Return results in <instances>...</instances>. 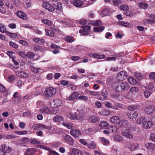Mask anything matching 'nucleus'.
<instances>
[{"instance_id": "obj_45", "label": "nucleus", "mask_w": 155, "mask_h": 155, "mask_svg": "<svg viewBox=\"0 0 155 155\" xmlns=\"http://www.w3.org/2000/svg\"><path fill=\"white\" fill-rule=\"evenodd\" d=\"M143 94L145 97L146 98H148L151 94V92L149 91L146 90L144 92Z\"/></svg>"}, {"instance_id": "obj_40", "label": "nucleus", "mask_w": 155, "mask_h": 155, "mask_svg": "<svg viewBox=\"0 0 155 155\" xmlns=\"http://www.w3.org/2000/svg\"><path fill=\"white\" fill-rule=\"evenodd\" d=\"M62 124L69 129H71L73 127L72 124L69 123L63 122Z\"/></svg>"}, {"instance_id": "obj_8", "label": "nucleus", "mask_w": 155, "mask_h": 155, "mask_svg": "<svg viewBox=\"0 0 155 155\" xmlns=\"http://www.w3.org/2000/svg\"><path fill=\"white\" fill-rule=\"evenodd\" d=\"M43 7L51 12H53L55 9L53 6L48 3H44L42 5Z\"/></svg>"}, {"instance_id": "obj_29", "label": "nucleus", "mask_w": 155, "mask_h": 155, "mask_svg": "<svg viewBox=\"0 0 155 155\" xmlns=\"http://www.w3.org/2000/svg\"><path fill=\"white\" fill-rule=\"evenodd\" d=\"M90 24L93 25L98 26L101 25L102 22L100 20H96L90 21Z\"/></svg>"}, {"instance_id": "obj_3", "label": "nucleus", "mask_w": 155, "mask_h": 155, "mask_svg": "<svg viewBox=\"0 0 155 155\" xmlns=\"http://www.w3.org/2000/svg\"><path fill=\"white\" fill-rule=\"evenodd\" d=\"M61 101L58 99L51 100L50 102V106L54 108H57L60 106L62 104Z\"/></svg>"}, {"instance_id": "obj_50", "label": "nucleus", "mask_w": 155, "mask_h": 155, "mask_svg": "<svg viewBox=\"0 0 155 155\" xmlns=\"http://www.w3.org/2000/svg\"><path fill=\"white\" fill-rule=\"evenodd\" d=\"M40 129H41L42 130L44 129L50 130L51 129V127L50 126H45L43 124H40Z\"/></svg>"}, {"instance_id": "obj_17", "label": "nucleus", "mask_w": 155, "mask_h": 155, "mask_svg": "<svg viewBox=\"0 0 155 155\" xmlns=\"http://www.w3.org/2000/svg\"><path fill=\"white\" fill-rule=\"evenodd\" d=\"M110 11L108 8H106L103 10L101 12V15L102 17H104L109 15Z\"/></svg>"}, {"instance_id": "obj_63", "label": "nucleus", "mask_w": 155, "mask_h": 155, "mask_svg": "<svg viewBox=\"0 0 155 155\" xmlns=\"http://www.w3.org/2000/svg\"><path fill=\"white\" fill-rule=\"evenodd\" d=\"M18 42L20 44L23 45L25 46H27L28 45V43L25 41L22 40H19Z\"/></svg>"}, {"instance_id": "obj_44", "label": "nucleus", "mask_w": 155, "mask_h": 155, "mask_svg": "<svg viewBox=\"0 0 155 155\" xmlns=\"http://www.w3.org/2000/svg\"><path fill=\"white\" fill-rule=\"evenodd\" d=\"M101 141L104 145H107L109 144V141L104 137L101 138Z\"/></svg>"}, {"instance_id": "obj_28", "label": "nucleus", "mask_w": 155, "mask_h": 155, "mask_svg": "<svg viewBox=\"0 0 155 155\" xmlns=\"http://www.w3.org/2000/svg\"><path fill=\"white\" fill-rule=\"evenodd\" d=\"M41 21L44 24L48 26H50L52 24L51 21L48 19H42Z\"/></svg>"}, {"instance_id": "obj_56", "label": "nucleus", "mask_w": 155, "mask_h": 155, "mask_svg": "<svg viewBox=\"0 0 155 155\" xmlns=\"http://www.w3.org/2000/svg\"><path fill=\"white\" fill-rule=\"evenodd\" d=\"M139 89L136 87H132L130 90L131 92L134 93L135 92H137L138 91Z\"/></svg>"}, {"instance_id": "obj_55", "label": "nucleus", "mask_w": 155, "mask_h": 155, "mask_svg": "<svg viewBox=\"0 0 155 155\" xmlns=\"http://www.w3.org/2000/svg\"><path fill=\"white\" fill-rule=\"evenodd\" d=\"M18 54L22 58H25L26 56V54L24 51H21L19 52Z\"/></svg>"}, {"instance_id": "obj_18", "label": "nucleus", "mask_w": 155, "mask_h": 155, "mask_svg": "<svg viewBox=\"0 0 155 155\" xmlns=\"http://www.w3.org/2000/svg\"><path fill=\"white\" fill-rule=\"evenodd\" d=\"M98 117L95 115H92L90 117L89 120L90 122L94 123L98 122L99 121Z\"/></svg>"}, {"instance_id": "obj_49", "label": "nucleus", "mask_w": 155, "mask_h": 155, "mask_svg": "<svg viewBox=\"0 0 155 155\" xmlns=\"http://www.w3.org/2000/svg\"><path fill=\"white\" fill-rule=\"evenodd\" d=\"M55 8L56 10L58 11H61L62 9V4L60 3H57V5L55 6Z\"/></svg>"}, {"instance_id": "obj_13", "label": "nucleus", "mask_w": 155, "mask_h": 155, "mask_svg": "<svg viewBox=\"0 0 155 155\" xmlns=\"http://www.w3.org/2000/svg\"><path fill=\"white\" fill-rule=\"evenodd\" d=\"M15 73L17 75L21 78H26L28 76L27 73L23 71H17Z\"/></svg>"}, {"instance_id": "obj_16", "label": "nucleus", "mask_w": 155, "mask_h": 155, "mask_svg": "<svg viewBox=\"0 0 155 155\" xmlns=\"http://www.w3.org/2000/svg\"><path fill=\"white\" fill-rule=\"evenodd\" d=\"M72 4L77 7H81L82 5V2L81 0H74Z\"/></svg>"}, {"instance_id": "obj_59", "label": "nucleus", "mask_w": 155, "mask_h": 155, "mask_svg": "<svg viewBox=\"0 0 155 155\" xmlns=\"http://www.w3.org/2000/svg\"><path fill=\"white\" fill-rule=\"evenodd\" d=\"M29 142L33 144L40 143V142L36 140L35 139H31L29 140Z\"/></svg>"}, {"instance_id": "obj_20", "label": "nucleus", "mask_w": 155, "mask_h": 155, "mask_svg": "<svg viewBox=\"0 0 155 155\" xmlns=\"http://www.w3.org/2000/svg\"><path fill=\"white\" fill-rule=\"evenodd\" d=\"M110 120L112 123L117 124L120 121L119 117L116 116H114L110 118Z\"/></svg>"}, {"instance_id": "obj_46", "label": "nucleus", "mask_w": 155, "mask_h": 155, "mask_svg": "<svg viewBox=\"0 0 155 155\" xmlns=\"http://www.w3.org/2000/svg\"><path fill=\"white\" fill-rule=\"evenodd\" d=\"M65 40L71 43L73 41V38L72 37L67 36L65 38Z\"/></svg>"}, {"instance_id": "obj_4", "label": "nucleus", "mask_w": 155, "mask_h": 155, "mask_svg": "<svg viewBox=\"0 0 155 155\" xmlns=\"http://www.w3.org/2000/svg\"><path fill=\"white\" fill-rule=\"evenodd\" d=\"M127 74L124 71L120 72L117 75L116 78L118 81H122L127 78Z\"/></svg>"}, {"instance_id": "obj_1", "label": "nucleus", "mask_w": 155, "mask_h": 155, "mask_svg": "<svg viewBox=\"0 0 155 155\" xmlns=\"http://www.w3.org/2000/svg\"><path fill=\"white\" fill-rule=\"evenodd\" d=\"M135 131V129L132 125L127 127L123 132L122 135L126 138L129 140L132 139L134 137L133 132Z\"/></svg>"}, {"instance_id": "obj_43", "label": "nucleus", "mask_w": 155, "mask_h": 155, "mask_svg": "<svg viewBox=\"0 0 155 155\" xmlns=\"http://www.w3.org/2000/svg\"><path fill=\"white\" fill-rule=\"evenodd\" d=\"M120 122L122 123V125L123 126H127V127H129L130 125V124H128V121L125 120H122Z\"/></svg>"}, {"instance_id": "obj_48", "label": "nucleus", "mask_w": 155, "mask_h": 155, "mask_svg": "<svg viewBox=\"0 0 155 155\" xmlns=\"http://www.w3.org/2000/svg\"><path fill=\"white\" fill-rule=\"evenodd\" d=\"M7 54L11 58H12L13 59L15 58V56L13 55L14 54L13 52L10 51H8L7 52Z\"/></svg>"}, {"instance_id": "obj_24", "label": "nucleus", "mask_w": 155, "mask_h": 155, "mask_svg": "<svg viewBox=\"0 0 155 155\" xmlns=\"http://www.w3.org/2000/svg\"><path fill=\"white\" fill-rule=\"evenodd\" d=\"M45 31L46 35H47L51 37H53L54 36V32L53 31L46 29H45Z\"/></svg>"}, {"instance_id": "obj_47", "label": "nucleus", "mask_w": 155, "mask_h": 155, "mask_svg": "<svg viewBox=\"0 0 155 155\" xmlns=\"http://www.w3.org/2000/svg\"><path fill=\"white\" fill-rule=\"evenodd\" d=\"M9 45L15 48H17L18 47V45H17L15 43L12 41H10L9 42Z\"/></svg>"}, {"instance_id": "obj_21", "label": "nucleus", "mask_w": 155, "mask_h": 155, "mask_svg": "<svg viewBox=\"0 0 155 155\" xmlns=\"http://www.w3.org/2000/svg\"><path fill=\"white\" fill-rule=\"evenodd\" d=\"M152 125V123L150 121H145V122L143 123V126L144 128L148 129L151 127Z\"/></svg>"}, {"instance_id": "obj_23", "label": "nucleus", "mask_w": 155, "mask_h": 155, "mask_svg": "<svg viewBox=\"0 0 155 155\" xmlns=\"http://www.w3.org/2000/svg\"><path fill=\"white\" fill-rule=\"evenodd\" d=\"M71 151L74 155H81V151L76 148H72L71 150Z\"/></svg>"}, {"instance_id": "obj_5", "label": "nucleus", "mask_w": 155, "mask_h": 155, "mask_svg": "<svg viewBox=\"0 0 155 155\" xmlns=\"http://www.w3.org/2000/svg\"><path fill=\"white\" fill-rule=\"evenodd\" d=\"M150 19H145L144 21L145 24H153L155 23V14H152L150 16Z\"/></svg>"}, {"instance_id": "obj_26", "label": "nucleus", "mask_w": 155, "mask_h": 155, "mask_svg": "<svg viewBox=\"0 0 155 155\" xmlns=\"http://www.w3.org/2000/svg\"><path fill=\"white\" fill-rule=\"evenodd\" d=\"M101 94L103 96V99L101 100H105L108 95L107 91L105 89H103L101 91Z\"/></svg>"}, {"instance_id": "obj_6", "label": "nucleus", "mask_w": 155, "mask_h": 155, "mask_svg": "<svg viewBox=\"0 0 155 155\" xmlns=\"http://www.w3.org/2000/svg\"><path fill=\"white\" fill-rule=\"evenodd\" d=\"M71 134L74 137L78 138L81 135V132L78 130L73 129L70 131Z\"/></svg>"}, {"instance_id": "obj_12", "label": "nucleus", "mask_w": 155, "mask_h": 155, "mask_svg": "<svg viewBox=\"0 0 155 155\" xmlns=\"http://www.w3.org/2000/svg\"><path fill=\"white\" fill-rule=\"evenodd\" d=\"M119 87L120 88V90L126 91L128 89L129 87V84L126 82H122L120 84Z\"/></svg>"}, {"instance_id": "obj_51", "label": "nucleus", "mask_w": 155, "mask_h": 155, "mask_svg": "<svg viewBox=\"0 0 155 155\" xmlns=\"http://www.w3.org/2000/svg\"><path fill=\"white\" fill-rule=\"evenodd\" d=\"M77 113L75 112L73 114H70V118L71 120H74L77 119Z\"/></svg>"}, {"instance_id": "obj_62", "label": "nucleus", "mask_w": 155, "mask_h": 155, "mask_svg": "<svg viewBox=\"0 0 155 155\" xmlns=\"http://www.w3.org/2000/svg\"><path fill=\"white\" fill-rule=\"evenodd\" d=\"M40 124H35L32 126V128L35 130H38L40 129Z\"/></svg>"}, {"instance_id": "obj_9", "label": "nucleus", "mask_w": 155, "mask_h": 155, "mask_svg": "<svg viewBox=\"0 0 155 155\" xmlns=\"http://www.w3.org/2000/svg\"><path fill=\"white\" fill-rule=\"evenodd\" d=\"M64 140L69 144L71 145L73 144L74 143L73 139L70 135L66 134L64 136Z\"/></svg>"}, {"instance_id": "obj_15", "label": "nucleus", "mask_w": 155, "mask_h": 155, "mask_svg": "<svg viewBox=\"0 0 155 155\" xmlns=\"http://www.w3.org/2000/svg\"><path fill=\"white\" fill-rule=\"evenodd\" d=\"M145 147L147 149L153 151L155 150V144L151 143H148L145 144Z\"/></svg>"}, {"instance_id": "obj_36", "label": "nucleus", "mask_w": 155, "mask_h": 155, "mask_svg": "<svg viewBox=\"0 0 155 155\" xmlns=\"http://www.w3.org/2000/svg\"><path fill=\"white\" fill-rule=\"evenodd\" d=\"M33 40L35 42L39 44L43 43L45 41V40L43 39L36 38H33Z\"/></svg>"}, {"instance_id": "obj_19", "label": "nucleus", "mask_w": 155, "mask_h": 155, "mask_svg": "<svg viewBox=\"0 0 155 155\" xmlns=\"http://www.w3.org/2000/svg\"><path fill=\"white\" fill-rule=\"evenodd\" d=\"M63 117L60 115H56L53 118V120L55 122H58L63 120Z\"/></svg>"}, {"instance_id": "obj_41", "label": "nucleus", "mask_w": 155, "mask_h": 155, "mask_svg": "<svg viewBox=\"0 0 155 155\" xmlns=\"http://www.w3.org/2000/svg\"><path fill=\"white\" fill-rule=\"evenodd\" d=\"M84 114L83 113H79V114L77 115V119L83 120L84 118Z\"/></svg>"}, {"instance_id": "obj_42", "label": "nucleus", "mask_w": 155, "mask_h": 155, "mask_svg": "<svg viewBox=\"0 0 155 155\" xmlns=\"http://www.w3.org/2000/svg\"><path fill=\"white\" fill-rule=\"evenodd\" d=\"M122 2L121 0H113V4L117 6L121 4Z\"/></svg>"}, {"instance_id": "obj_25", "label": "nucleus", "mask_w": 155, "mask_h": 155, "mask_svg": "<svg viewBox=\"0 0 155 155\" xmlns=\"http://www.w3.org/2000/svg\"><path fill=\"white\" fill-rule=\"evenodd\" d=\"M87 146L89 148L94 149L96 147V145L94 142L91 141L87 144Z\"/></svg>"}, {"instance_id": "obj_61", "label": "nucleus", "mask_w": 155, "mask_h": 155, "mask_svg": "<svg viewBox=\"0 0 155 155\" xmlns=\"http://www.w3.org/2000/svg\"><path fill=\"white\" fill-rule=\"evenodd\" d=\"M119 24L124 27H127L129 25V23L127 22H124L123 21H120L119 22Z\"/></svg>"}, {"instance_id": "obj_10", "label": "nucleus", "mask_w": 155, "mask_h": 155, "mask_svg": "<svg viewBox=\"0 0 155 155\" xmlns=\"http://www.w3.org/2000/svg\"><path fill=\"white\" fill-rule=\"evenodd\" d=\"M154 107L152 106H147L145 109V113L147 114H151L154 112Z\"/></svg>"}, {"instance_id": "obj_27", "label": "nucleus", "mask_w": 155, "mask_h": 155, "mask_svg": "<svg viewBox=\"0 0 155 155\" xmlns=\"http://www.w3.org/2000/svg\"><path fill=\"white\" fill-rule=\"evenodd\" d=\"M146 119L143 117H139L137 120V123L139 124H143Z\"/></svg>"}, {"instance_id": "obj_38", "label": "nucleus", "mask_w": 155, "mask_h": 155, "mask_svg": "<svg viewBox=\"0 0 155 155\" xmlns=\"http://www.w3.org/2000/svg\"><path fill=\"white\" fill-rule=\"evenodd\" d=\"M5 138L8 140H12L16 138V136L13 135H6L5 136Z\"/></svg>"}, {"instance_id": "obj_37", "label": "nucleus", "mask_w": 155, "mask_h": 155, "mask_svg": "<svg viewBox=\"0 0 155 155\" xmlns=\"http://www.w3.org/2000/svg\"><path fill=\"white\" fill-rule=\"evenodd\" d=\"M99 126L101 127L106 128L108 126V124L105 121H102L100 123Z\"/></svg>"}, {"instance_id": "obj_54", "label": "nucleus", "mask_w": 155, "mask_h": 155, "mask_svg": "<svg viewBox=\"0 0 155 155\" xmlns=\"http://www.w3.org/2000/svg\"><path fill=\"white\" fill-rule=\"evenodd\" d=\"M49 153L48 155H59V154L57 152L51 150H49Z\"/></svg>"}, {"instance_id": "obj_30", "label": "nucleus", "mask_w": 155, "mask_h": 155, "mask_svg": "<svg viewBox=\"0 0 155 155\" xmlns=\"http://www.w3.org/2000/svg\"><path fill=\"white\" fill-rule=\"evenodd\" d=\"M78 95V93L77 92H74L69 97V99L70 101H73L77 97Z\"/></svg>"}, {"instance_id": "obj_32", "label": "nucleus", "mask_w": 155, "mask_h": 155, "mask_svg": "<svg viewBox=\"0 0 155 155\" xmlns=\"http://www.w3.org/2000/svg\"><path fill=\"white\" fill-rule=\"evenodd\" d=\"M104 29V27L103 26H101L94 28V31L95 32H99L102 31Z\"/></svg>"}, {"instance_id": "obj_14", "label": "nucleus", "mask_w": 155, "mask_h": 155, "mask_svg": "<svg viewBox=\"0 0 155 155\" xmlns=\"http://www.w3.org/2000/svg\"><path fill=\"white\" fill-rule=\"evenodd\" d=\"M17 15L20 18L26 20L27 19V17L26 15L23 12L21 11H18L17 12Z\"/></svg>"}, {"instance_id": "obj_52", "label": "nucleus", "mask_w": 155, "mask_h": 155, "mask_svg": "<svg viewBox=\"0 0 155 155\" xmlns=\"http://www.w3.org/2000/svg\"><path fill=\"white\" fill-rule=\"evenodd\" d=\"M89 94L91 95L97 96L98 95L99 93L96 91H88Z\"/></svg>"}, {"instance_id": "obj_2", "label": "nucleus", "mask_w": 155, "mask_h": 155, "mask_svg": "<svg viewBox=\"0 0 155 155\" xmlns=\"http://www.w3.org/2000/svg\"><path fill=\"white\" fill-rule=\"evenodd\" d=\"M56 93V89L51 87L47 88L44 92L45 96L48 98H50L53 96Z\"/></svg>"}, {"instance_id": "obj_53", "label": "nucleus", "mask_w": 155, "mask_h": 155, "mask_svg": "<svg viewBox=\"0 0 155 155\" xmlns=\"http://www.w3.org/2000/svg\"><path fill=\"white\" fill-rule=\"evenodd\" d=\"M128 80L129 82L132 84H136L137 83L136 80L132 77L130 78Z\"/></svg>"}, {"instance_id": "obj_39", "label": "nucleus", "mask_w": 155, "mask_h": 155, "mask_svg": "<svg viewBox=\"0 0 155 155\" xmlns=\"http://www.w3.org/2000/svg\"><path fill=\"white\" fill-rule=\"evenodd\" d=\"M120 9L124 11H126L129 9V7L126 5H122L120 7Z\"/></svg>"}, {"instance_id": "obj_64", "label": "nucleus", "mask_w": 155, "mask_h": 155, "mask_svg": "<svg viewBox=\"0 0 155 155\" xmlns=\"http://www.w3.org/2000/svg\"><path fill=\"white\" fill-rule=\"evenodd\" d=\"M150 78L152 79L155 81V72H152L149 75Z\"/></svg>"}, {"instance_id": "obj_57", "label": "nucleus", "mask_w": 155, "mask_h": 155, "mask_svg": "<svg viewBox=\"0 0 155 155\" xmlns=\"http://www.w3.org/2000/svg\"><path fill=\"white\" fill-rule=\"evenodd\" d=\"M78 23L81 25H85L87 23V21L85 19H82L78 21Z\"/></svg>"}, {"instance_id": "obj_11", "label": "nucleus", "mask_w": 155, "mask_h": 155, "mask_svg": "<svg viewBox=\"0 0 155 155\" xmlns=\"http://www.w3.org/2000/svg\"><path fill=\"white\" fill-rule=\"evenodd\" d=\"M1 150L6 153L7 152L10 153L12 149L8 146H6L5 144H3L0 147Z\"/></svg>"}, {"instance_id": "obj_7", "label": "nucleus", "mask_w": 155, "mask_h": 155, "mask_svg": "<svg viewBox=\"0 0 155 155\" xmlns=\"http://www.w3.org/2000/svg\"><path fill=\"white\" fill-rule=\"evenodd\" d=\"M138 114L137 111L133 112L130 110H129L127 114L128 117L132 119H136L138 117Z\"/></svg>"}, {"instance_id": "obj_34", "label": "nucleus", "mask_w": 155, "mask_h": 155, "mask_svg": "<svg viewBox=\"0 0 155 155\" xmlns=\"http://www.w3.org/2000/svg\"><path fill=\"white\" fill-rule=\"evenodd\" d=\"M35 55V54L31 51H29L27 52L26 56L29 58L31 59H33Z\"/></svg>"}, {"instance_id": "obj_31", "label": "nucleus", "mask_w": 155, "mask_h": 155, "mask_svg": "<svg viewBox=\"0 0 155 155\" xmlns=\"http://www.w3.org/2000/svg\"><path fill=\"white\" fill-rule=\"evenodd\" d=\"M35 152V150L34 148H30L27 149L26 153L28 155H30Z\"/></svg>"}, {"instance_id": "obj_58", "label": "nucleus", "mask_w": 155, "mask_h": 155, "mask_svg": "<svg viewBox=\"0 0 155 155\" xmlns=\"http://www.w3.org/2000/svg\"><path fill=\"white\" fill-rule=\"evenodd\" d=\"M78 99L82 100L84 101H87L88 100V98L87 97L82 95H81L79 96L78 97Z\"/></svg>"}, {"instance_id": "obj_22", "label": "nucleus", "mask_w": 155, "mask_h": 155, "mask_svg": "<svg viewBox=\"0 0 155 155\" xmlns=\"http://www.w3.org/2000/svg\"><path fill=\"white\" fill-rule=\"evenodd\" d=\"M50 109L47 107H44L42 108L40 110V112L42 114H47L50 112Z\"/></svg>"}, {"instance_id": "obj_60", "label": "nucleus", "mask_w": 155, "mask_h": 155, "mask_svg": "<svg viewBox=\"0 0 155 155\" xmlns=\"http://www.w3.org/2000/svg\"><path fill=\"white\" fill-rule=\"evenodd\" d=\"M0 91L2 93L6 92V89L5 87L0 83Z\"/></svg>"}, {"instance_id": "obj_33", "label": "nucleus", "mask_w": 155, "mask_h": 155, "mask_svg": "<svg viewBox=\"0 0 155 155\" xmlns=\"http://www.w3.org/2000/svg\"><path fill=\"white\" fill-rule=\"evenodd\" d=\"M139 106L138 105H132L129 106L128 108L129 110L133 111L137 109Z\"/></svg>"}, {"instance_id": "obj_35", "label": "nucleus", "mask_w": 155, "mask_h": 155, "mask_svg": "<svg viewBox=\"0 0 155 155\" xmlns=\"http://www.w3.org/2000/svg\"><path fill=\"white\" fill-rule=\"evenodd\" d=\"M6 30V29L5 26L3 24L0 23V32L4 33Z\"/></svg>"}]
</instances>
